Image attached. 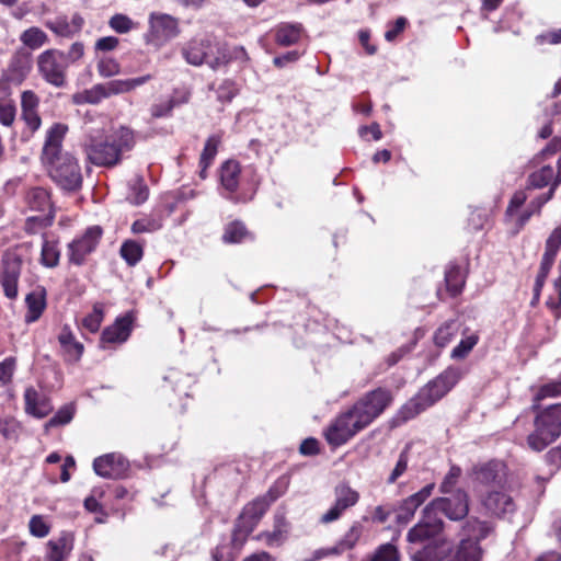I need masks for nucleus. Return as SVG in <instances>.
<instances>
[{
	"label": "nucleus",
	"mask_w": 561,
	"mask_h": 561,
	"mask_svg": "<svg viewBox=\"0 0 561 561\" xmlns=\"http://www.w3.org/2000/svg\"><path fill=\"white\" fill-rule=\"evenodd\" d=\"M16 116V106L11 99L0 100V124L7 127L12 126Z\"/></svg>",
	"instance_id": "nucleus-61"
},
{
	"label": "nucleus",
	"mask_w": 561,
	"mask_h": 561,
	"mask_svg": "<svg viewBox=\"0 0 561 561\" xmlns=\"http://www.w3.org/2000/svg\"><path fill=\"white\" fill-rule=\"evenodd\" d=\"M85 47L82 42H75L68 51L48 48L36 57L37 72L41 78L56 89L68 85V69L83 58Z\"/></svg>",
	"instance_id": "nucleus-3"
},
{
	"label": "nucleus",
	"mask_w": 561,
	"mask_h": 561,
	"mask_svg": "<svg viewBox=\"0 0 561 561\" xmlns=\"http://www.w3.org/2000/svg\"><path fill=\"white\" fill-rule=\"evenodd\" d=\"M557 397H561V380L542 385L534 396L531 411L538 410L543 399Z\"/></svg>",
	"instance_id": "nucleus-50"
},
{
	"label": "nucleus",
	"mask_w": 561,
	"mask_h": 561,
	"mask_svg": "<svg viewBox=\"0 0 561 561\" xmlns=\"http://www.w3.org/2000/svg\"><path fill=\"white\" fill-rule=\"evenodd\" d=\"M335 501L328 512L320 517L321 524H330L337 520L343 513L356 505L359 501V493L352 489L348 483H340L334 489Z\"/></svg>",
	"instance_id": "nucleus-18"
},
{
	"label": "nucleus",
	"mask_w": 561,
	"mask_h": 561,
	"mask_svg": "<svg viewBox=\"0 0 561 561\" xmlns=\"http://www.w3.org/2000/svg\"><path fill=\"white\" fill-rule=\"evenodd\" d=\"M23 48L36 50L49 43L48 35L37 26H31L24 30L20 35Z\"/></svg>",
	"instance_id": "nucleus-41"
},
{
	"label": "nucleus",
	"mask_w": 561,
	"mask_h": 561,
	"mask_svg": "<svg viewBox=\"0 0 561 561\" xmlns=\"http://www.w3.org/2000/svg\"><path fill=\"white\" fill-rule=\"evenodd\" d=\"M481 504L489 515L497 518L508 517L516 511L514 499L503 490L488 491L481 497Z\"/></svg>",
	"instance_id": "nucleus-20"
},
{
	"label": "nucleus",
	"mask_w": 561,
	"mask_h": 561,
	"mask_svg": "<svg viewBox=\"0 0 561 561\" xmlns=\"http://www.w3.org/2000/svg\"><path fill=\"white\" fill-rule=\"evenodd\" d=\"M54 218L55 214L27 217L23 230L28 236L37 234L39 231L50 227L54 222Z\"/></svg>",
	"instance_id": "nucleus-49"
},
{
	"label": "nucleus",
	"mask_w": 561,
	"mask_h": 561,
	"mask_svg": "<svg viewBox=\"0 0 561 561\" xmlns=\"http://www.w3.org/2000/svg\"><path fill=\"white\" fill-rule=\"evenodd\" d=\"M25 202L30 209L34 211L55 214L50 191L45 187L35 186L30 188L25 195Z\"/></svg>",
	"instance_id": "nucleus-35"
},
{
	"label": "nucleus",
	"mask_w": 561,
	"mask_h": 561,
	"mask_svg": "<svg viewBox=\"0 0 561 561\" xmlns=\"http://www.w3.org/2000/svg\"><path fill=\"white\" fill-rule=\"evenodd\" d=\"M144 245L136 240L127 239L119 248V255L128 266H136L144 257Z\"/></svg>",
	"instance_id": "nucleus-43"
},
{
	"label": "nucleus",
	"mask_w": 561,
	"mask_h": 561,
	"mask_svg": "<svg viewBox=\"0 0 561 561\" xmlns=\"http://www.w3.org/2000/svg\"><path fill=\"white\" fill-rule=\"evenodd\" d=\"M399 552L394 545H381L371 557L370 561H398Z\"/></svg>",
	"instance_id": "nucleus-64"
},
{
	"label": "nucleus",
	"mask_w": 561,
	"mask_h": 561,
	"mask_svg": "<svg viewBox=\"0 0 561 561\" xmlns=\"http://www.w3.org/2000/svg\"><path fill=\"white\" fill-rule=\"evenodd\" d=\"M21 430V423L13 416L0 417V433L4 439L18 440Z\"/></svg>",
	"instance_id": "nucleus-56"
},
{
	"label": "nucleus",
	"mask_w": 561,
	"mask_h": 561,
	"mask_svg": "<svg viewBox=\"0 0 561 561\" xmlns=\"http://www.w3.org/2000/svg\"><path fill=\"white\" fill-rule=\"evenodd\" d=\"M153 79V76L147 73L141 77L130 78V79H114L108 82L103 83L106 92L107 99L113 95L128 93L136 88L149 82Z\"/></svg>",
	"instance_id": "nucleus-36"
},
{
	"label": "nucleus",
	"mask_w": 561,
	"mask_h": 561,
	"mask_svg": "<svg viewBox=\"0 0 561 561\" xmlns=\"http://www.w3.org/2000/svg\"><path fill=\"white\" fill-rule=\"evenodd\" d=\"M163 216L162 214H151L140 219L135 220L131 224L130 230L134 234H140L145 232H154L162 228Z\"/></svg>",
	"instance_id": "nucleus-44"
},
{
	"label": "nucleus",
	"mask_w": 561,
	"mask_h": 561,
	"mask_svg": "<svg viewBox=\"0 0 561 561\" xmlns=\"http://www.w3.org/2000/svg\"><path fill=\"white\" fill-rule=\"evenodd\" d=\"M58 342L66 362L77 363L80 360L84 352V346L81 342L77 341L68 324H65L58 334Z\"/></svg>",
	"instance_id": "nucleus-33"
},
{
	"label": "nucleus",
	"mask_w": 561,
	"mask_h": 561,
	"mask_svg": "<svg viewBox=\"0 0 561 561\" xmlns=\"http://www.w3.org/2000/svg\"><path fill=\"white\" fill-rule=\"evenodd\" d=\"M23 261L15 253H8L2 259V272L0 284L5 297L15 299L19 294V279L22 272Z\"/></svg>",
	"instance_id": "nucleus-19"
},
{
	"label": "nucleus",
	"mask_w": 561,
	"mask_h": 561,
	"mask_svg": "<svg viewBox=\"0 0 561 561\" xmlns=\"http://www.w3.org/2000/svg\"><path fill=\"white\" fill-rule=\"evenodd\" d=\"M290 528V523L285 513L276 512L273 515L272 530H263L259 533L254 539L262 541L268 548H279L287 541Z\"/></svg>",
	"instance_id": "nucleus-25"
},
{
	"label": "nucleus",
	"mask_w": 561,
	"mask_h": 561,
	"mask_svg": "<svg viewBox=\"0 0 561 561\" xmlns=\"http://www.w3.org/2000/svg\"><path fill=\"white\" fill-rule=\"evenodd\" d=\"M60 249L57 240H47L46 233L43 234L39 262L47 268H55L59 265Z\"/></svg>",
	"instance_id": "nucleus-38"
},
{
	"label": "nucleus",
	"mask_w": 561,
	"mask_h": 561,
	"mask_svg": "<svg viewBox=\"0 0 561 561\" xmlns=\"http://www.w3.org/2000/svg\"><path fill=\"white\" fill-rule=\"evenodd\" d=\"M104 99H107L104 84L96 83L90 89L75 93L72 95V103L76 105H96Z\"/></svg>",
	"instance_id": "nucleus-40"
},
{
	"label": "nucleus",
	"mask_w": 561,
	"mask_h": 561,
	"mask_svg": "<svg viewBox=\"0 0 561 561\" xmlns=\"http://www.w3.org/2000/svg\"><path fill=\"white\" fill-rule=\"evenodd\" d=\"M134 321L135 316L130 311L123 317H118L113 324L102 331L100 347L105 350L108 345L126 342L131 334Z\"/></svg>",
	"instance_id": "nucleus-21"
},
{
	"label": "nucleus",
	"mask_w": 561,
	"mask_h": 561,
	"mask_svg": "<svg viewBox=\"0 0 561 561\" xmlns=\"http://www.w3.org/2000/svg\"><path fill=\"white\" fill-rule=\"evenodd\" d=\"M444 289H437V298L445 301L448 298H456L459 296L466 285V275L462 273L461 267L456 264H450L445 271Z\"/></svg>",
	"instance_id": "nucleus-28"
},
{
	"label": "nucleus",
	"mask_w": 561,
	"mask_h": 561,
	"mask_svg": "<svg viewBox=\"0 0 561 561\" xmlns=\"http://www.w3.org/2000/svg\"><path fill=\"white\" fill-rule=\"evenodd\" d=\"M26 311L24 322L27 324L37 322L47 308V290L44 286H37L25 296Z\"/></svg>",
	"instance_id": "nucleus-29"
},
{
	"label": "nucleus",
	"mask_w": 561,
	"mask_h": 561,
	"mask_svg": "<svg viewBox=\"0 0 561 561\" xmlns=\"http://www.w3.org/2000/svg\"><path fill=\"white\" fill-rule=\"evenodd\" d=\"M461 474V468L457 465H451L439 484V492L445 495L454 493L457 490L456 486L460 480Z\"/></svg>",
	"instance_id": "nucleus-54"
},
{
	"label": "nucleus",
	"mask_w": 561,
	"mask_h": 561,
	"mask_svg": "<svg viewBox=\"0 0 561 561\" xmlns=\"http://www.w3.org/2000/svg\"><path fill=\"white\" fill-rule=\"evenodd\" d=\"M180 51L183 59L194 67L207 64L209 68L217 70L229 62L219 44L207 35L192 37L181 45Z\"/></svg>",
	"instance_id": "nucleus-5"
},
{
	"label": "nucleus",
	"mask_w": 561,
	"mask_h": 561,
	"mask_svg": "<svg viewBox=\"0 0 561 561\" xmlns=\"http://www.w3.org/2000/svg\"><path fill=\"white\" fill-rule=\"evenodd\" d=\"M368 426L355 412L353 405L340 412L325 427L323 436L332 448L341 447Z\"/></svg>",
	"instance_id": "nucleus-7"
},
{
	"label": "nucleus",
	"mask_w": 561,
	"mask_h": 561,
	"mask_svg": "<svg viewBox=\"0 0 561 561\" xmlns=\"http://www.w3.org/2000/svg\"><path fill=\"white\" fill-rule=\"evenodd\" d=\"M135 145V131L129 127L121 126L111 135L100 130L88 135L83 151L91 164L111 169L121 164L124 154L131 151Z\"/></svg>",
	"instance_id": "nucleus-2"
},
{
	"label": "nucleus",
	"mask_w": 561,
	"mask_h": 561,
	"mask_svg": "<svg viewBox=\"0 0 561 561\" xmlns=\"http://www.w3.org/2000/svg\"><path fill=\"white\" fill-rule=\"evenodd\" d=\"M149 197V187L142 178H137L129 185L127 201L133 205H141Z\"/></svg>",
	"instance_id": "nucleus-51"
},
{
	"label": "nucleus",
	"mask_w": 561,
	"mask_h": 561,
	"mask_svg": "<svg viewBox=\"0 0 561 561\" xmlns=\"http://www.w3.org/2000/svg\"><path fill=\"white\" fill-rule=\"evenodd\" d=\"M196 382L197 378L195 375L174 368L170 369L164 377L163 392L165 396L172 392L176 400L168 398L169 405L179 408L180 412H183L186 409V402L183 401L192 398V389Z\"/></svg>",
	"instance_id": "nucleus-13"
},
{
	"label": "nucleus",
	"mask_w": 561,
	"mask_h": 561,
	"mask_svg": "<svg viewBox=\"0 0 561 561\" xmlns=\"http://www.w3.org/2000/svg\"><path fill=\"white\" fill-rule=\"evenodd\" d=\"M553 182V168L551 165H543L539 170L530 173L527 179V190H540Z\"/></svg>",
	"instance_id": "nucleus-45"
},
{
	"label": "nucleus",
	"mask_w": 561,
	"mask_h": 561,
	"mask_svg": "<svg viewBox=\"0 0 561 561\" xmlns=\"http://www.w3.org/2000/svg\"><path fill=\"white\" fill-rule=\"evenodd\" d=\"M93 469L100 477L106 479H123L129 470V462L122 455L116 453L96 457L93 461Z\"/></svg>",
	"instance_id": "nucleus-22"
},
{
	"label": "nucleus",
	"mask_w": 561,
	"mask_h": 561,
	"mask_svg": "<svg viewBox=\"0 0 561 561\" xmlns=\"http://www.w3.org/2000/svg\"><path fill=\"white\" fill-rule=\"evenodd\" d=\"M222 141V137L220 134H214L210 135L204 145L203 151L199 157L201 163H204L205 165H211L217 153L218 148Z\"/></svg>",
	"instance_id": "nucleus-53"
},
{
	"label": "nucleus",
	"mask_w": 561,
	"mask_h": 561,
	"mask_svg": "<svg viewBox=\"0 0 561 561\" xmlns=\"http://www.w3.org/2000/svg\"><path fill=\"white\" fill-rule=\"evenodd\" d=\"M73 535L62 531L56 539L47 542L45 561H66L73 549Z\"/></svg>",
	"instance_id": "nucleus-34"
},
{
	"label": "nucleus",
	"mask_w": 561,
	"mask_h": 561,
	"mask_svg": "<svg viewBox=\"0 0 561 561\" xmlns=\"http://www.w3.org/2000/svg\"><path fill=\"white\" fill-rule=\"evenodd\" d=\"M431 506L439 514H443L451 522H460L468 517L470 511L469 493L457 488L454 493L438 496L430 502Z\"/></svg>",
	"instance_id": "nucleus-14"
},
{
	"label": "nucleus",
	"mask_w": 561,
	"mask_h": 561,
	"mask_svg": "<svg viewBox=\"0 0 561 561\" xmlns=\"http://www.w3.org/2000/svg\"><path fill=\"white\" fill-rule=\"evenodd\" d=\"M75 415V408L72 405L61 407L55 415L45 424L46 430L50 427L62 426L70 423Z\"/></svg>",
	"instance_id": "nucleus-59"
},
{
	"label": "nucleus",
	"mask_w": 561,
	"mask_h": 561,
	"mask_svg": "<svg viewBox=\"0 0 561 561\" xmlns=\"http://www.w3.org/2000/svg\"><path fill=\"white\" fill-rule=\"evenodd\" d=\"M191 99L192 91L188 87L174 88L167 100L153 103L150 106V116L153 119L171 117L174 108L190 103Z\"/></svg>",
	"instance_id": "nucleus-23"
},
{
	"label": "nucleus",
	"mask_w": 561,
	"mask_h": 561,
	"mask_svg": "<svg viewBox=\"0 0 561 561\" xmlns=\"http://www.w3.org/2000/svg\"><path fill=\"white\" fill-rule=\"evenodd\" d=\"M108 25L118 34H126L135 27L134 21L129 16L122 13L114 14L110 19Z\"/></svg>",
	"instance_id": "nucleus-62"
},
{
	"label": "nucleus",
	"mask_w": 561,
	"mask_h": 561,
	"mask_svg": "<svg viewBox=\"0 0 561 561\" xmlns=\"http://www.w3.org/2000/svg\"><path fill=\"white\" fill-rule=\"evenodd\" d=\"M460 324L457 320L445 321L437 328L433 335L435 346L439 348L446 347L459 333Z\"/></svg>",
	"instance_id": "nucleus-39"
},
{
	"label": "nucleus",
	"mask_w": 561,
	"mask_h": 561,
	"mask_svg": "<svg viewBox=\"0 0 561 561\" xmlns=\"http://www.w3.org/2000/svg\"><path fill=\"white\" fill-rule=\"evenodd\" d=\"M505 465L499 460L478 463L472 468L473 480L484 486L501 485L505 481Z\"/></svg>",
	"instance_id": "nucleus-26"
},
{
	"label": "nucleus",
	"mask_w": 561,
	"mask_h": 561,
	"mask_svg": "<svg viewBox=\"0 0 561 561\" xmlns=\"http://www.w3.org/2000/svg\"><path fill=\"white\" fill-rule=\"evenodd\" d=\"M461 378L462 370L460 368L448 366L398 409L390 420V426L392 428L399 427L415 419L442 400Z\"/></svg>",
	"instance_id": "nucleus-1"
},
{
	"label": "nucleus",
	"mask_w": 561,
	"mask_h": 561,
	"mask_svg": "<svg viewBox=\"0 0 561 561\" xmlns=\"http://www.w3.org/2000/svg\"><path fill=\"white\" fill-rule=\"evenodd\" d=\"M103 234V228L100 225H93L70 241L67 244L68 264L77 267L87 264L88 257L96 251Z\"/></svg>",
	"instance_id": "nucleus-10"
},
{
	"label": "nucleus",
	"mask_w": 561,
	"mask_h": 561,
	"mask_svg": "<svg viewBox=\"0 0 561 561\" xmlns=\"http://www.w3.org/2000/svg\"><path fill=\"white\" fill-rule=\"evenodd\" d=\"M422 549L417 550L414 556V561H443L444 552L442 550L443 540L427 541Z\"/></svg>",
	"instance_id": "nucleus-48"
},
{
	"label": "nucleus",
	"mask_w": 561,
	"mask_h": 561,
	"mask_svg": "<svg viewBox=\"0 0 561 561\" xmlns=\"http://www.w3.org/2000/svg\"><path fill=\"white\" fill-rule=\"evenodd\" d=\"M363 525L360 522H354L348 530L336 542L340 552L343 554L345 551L354 549L363 535Z\"/></svg>",
	"instance_id": "nucleus-47"
},
{
	"label": "nucleus",
	"mask_w": 561,
	"mask_h": 561,
	"mask_svg": "<svg viewBox=\"0 0 561 561\" xmlns=\"http://www.w3.org/2000/svg\"><path fill=\"white\" fill-rule=\"evenodd\" d=\"M254 240L255 234L240 219L231 220L224 226L221 241L225 244H242Z\"/></svg>",
	"instance_id": "nucleus-32"
},
{
	"label": "nucleus",
	"mask_w": 561,
	"mask_h": 561,
	"mask_svg": "<svg viewBox=\"0 0 561 561\" xmlns=\"http://www.w3.org/2000/svg\"><path fill=\"white\" fill-rule=\"evenodd\" d=\"M274 43L280 47H289L301 43L308 37L302 23L280 22L272 30Z\"/></svg>",
	"instance_id": "nucleus-27"
},
{
	"label": "nucleus",
	"mask_w": 561,
	"mask_h": 561,
	"mask_svg": "<svg viewBox=\"0 0 561 561\" xmlns=\"http://www.w3.org/2000/svg\"><path fill=\"white\" fill-rule=\"evenodd\" d=\"M218 172L225 198L233 203H247L253 198L257 181L254 179L251 182L244 180L239 161L233 159L224 161Z\"/></svg>",
	"instance_id": "nucleus-6"
},
{
	"label": "nucleus",
	"mask_w": 561,
	"mask_h": 561,
	"mask_svg": "<svg viewBox=\"0 0 561 561\" xmlns=\"http://www.w3.org/2000/svg\"><path fill=\"white\" fill-rule=\"evenodd\" d=\"M467 332H469V329L466 328L462 331L463 337L460 340V342L453 348L450 353V357L453 359H463L466 358L469 353L473 350V347L478 344L480 336L478 333H472L469 335H466Z\"/></svg>",
	"instance_id": "nucleus-46"
},
{
	"label": "nucleus",
	"mask_w": 561,
	"mask_h": 561,
	"mask_svg": "<svg viewBox=\"0 0 561 561\" xmlns=\"http://www.w3.org/2000/svg\"><path fill=\"white\" fill-rule=\"evenodd\" d=\"M96 69L102 78H112L121 73L119 62L111 57L101 58L96 64Z\"/></svg>",
	"instance_id": "nucleus-60"
},
{
	"label": "nucleus",
	"mask_w": 561,
	"mask_h": 561,
	"mask_svg": "<svg viewBox=\"0 0 561 561\" xmlns=\"http://www.w3.org/2000/svg\"><path fill=\"white\" fill-rule=\"evenodd\" d=\"M69 131L65 123H54L45 133L39 161L45 171L65 163L75 156L64 149V141Z\"/></svg>",
	"instance_id": "nucleus-8"
},
{
	"label": "nucleus",
	"mask_w": 561,
	"mask_h": 561,
	"mask_svg": "<svg viewBox=\"0 0 561 561\" xmlns=\"http://www.w3.org/2000/svg\"><path fill=\"white\" fill-rule=\"evenodd\" d=\"M462 530L468 537L465 540H473L480 543L481 540L485 539L490 535L492 527L485 520H480L477 517H470L463 524Z\"/></svg>",
	"instance_id": "nucleus-37"
},
{
	"label": "nucleus",
	"mask_w": 561,
	"mask_h": 561,
	"mask_svg": "<svg viewBox=\"0 0 561 561\" xmlns=\"http://www.w3.org/2000/svg\"><path fill=\"white\" fill-rule=\"evenodd\" d=\"M238 93V84L231 79H225L217 88V98L224 103L231 102Z\"/></svg>",
	"instance_id": "nucleus-63"
},
{
	"label": "nucleus",
	"mask_w": 561,
	"mask_h": 561,
	"mask_svg": "<svg viewBox=\"0 0 561 561\" xmlns=\"http://www.w3.org/2000/svg\"><path fill=\"white\" fill-rule=\"evenodd\" d=\"M45 26L49 31H51L56 36L65 38H71L75 36L69 26V21L66 15H59L54 20L46 21Z\"/></svg>",
	"instance_id": "nucleus-57"
},
{
	"label": "nucleus",
	"mask_w": 561,
	"mask_h": 561,
	"mask_svg": "<svg viewBox=\"0 0 561 561\" xmlns=\"http://www.w3.org/2000/svg\"><path fill=\"white\" fill-rule=\"evenodd\" d=\"M181 33L180 20L167 13L152 12L149 15V28L146 42L156 48L178 37Z\"/></svg>",
	"instance_id": "nucleus-12"
},
{
	"label": "nucleus",
	"mask_w": 561,
	"mask_h": 561,
	"mask_svg": "<svg viewBox=\"0 0 561 561\" xmlns=\"http://www.w3.org/2000/svg\"><path fill=\"white\" fill-rule=\"evenodd\" d=\"M248 539L249 536L233 525L229 537H222L220 542L211 549V561H236Z\"/></svg>",
	"instance_id": "nucleus-16"
},
{
	"label": "nucleus",
	"mask_w": 561,
	"mask_h": 561,
	"mask_svg": "<svg viewBox=\"0 0 561 561\" xmlns=\"http://www.w3.org/2000/svg\"><path fill=\"white\" fill-rule=\"evenodd\" d=\"M46 173L48 178L64 192L77 193L82 188L83 175L76 157L50 169Z\"/></svg>",
	"instance_id": "nucleus-15"
},
{
	"label": "nucleus",
	"mask_w": 561,
	"mask_h": 561,
	"mask_svg": "<svg viewBox=\"0 0 561 561\" xmlns=\"http://www.w3.org/2000/svg\"><path fill=\"white\" fill-rule=\"evenodd\" d=\"M409 460H410V445H407L403 448V450L400 453L394 468L392 469L389 477L387 478V484L396 483L397 480L407 472L408 466H409Z\"/></svg>",
	"instance_id": "nucleus-55"
},
{
	"label": "nucleus",
	"mask_w": 561,
	"mask_h": 561,
	"mask_svg": "<svg viewBox=\"0 0 561 561\" xmlns=\"http://www.w3.org/2000/svg\"><path fill=\"white\" fill-rule=\"evenodd\" d=\"M32 64V53L26 48H18L8 65L10 78L19 82L23 81L31 72Z\"/></svg>",
	"instance_id": "nucleus-31"
},
{
	"label": "nucleus",
	"mask_w": 561,
	"mask_h": 561,
	"mask_svg": "<svg viewBox=\"0 0 561 561\" xmlns=\"http://www.w3.org/2000/svg\"><path fill=\"white\" fill-rule=\"evenodd\" d=\"M290 478L286 474L278 477L268 488L265 494L261 495L270 505L282 497L288 490Z\"/></svg>",
	"instance_id": "nucleus-52"
},
{
	"label": "nucleus",
	"mask_w": 561,
	"mask_h": 561,
	"mask_svg": "<svg viewBox=\"0 0 561 561\" xmlns=\"http://www.w3.org/2000/svg\"><path fill=\"white\" fill-rule=\"evenodd\" d=\"M105 496V490L102 486H95L91 490V494L85 497L84 500V508L89 513L100 514L101 516L95 517L96 523H104L107 513L105 512L103 505L101 504V501Z\"/></svg>",
	"instance_id": "nucleus-42"
},
{
	"label": "nucleus",
	"mask_w": 561,
	"mask_h": 561,
	"mask_svg": "<svg viewBox=\"0 0 561 561\" xmlns=\"http://www.w3.org/2000/svg\"><path fill=\"white\" fill-rule=\"evenodd\" d=\"M393 392L386 387H377L364 393L352 405L362 420L369 426L392 405Z\"/></svg>",
	"instance_id": "nucleus-9"
},
{
	"label": "nucleus",
	"mask_w": 561,
	"mask_h": 561,
	"mask_svg": "<svg viewBox=\"0 0 561 561\" xmlns=\"http://www.w3.org/2000/svg\"><path fill=\"white\" fill-rule=\"evenodd\" d=\"M435 489V483H428L420 491L411 494L399 502L398 506L393 508L397 513L396 520L399 524H408L415 515V512L422 506L426 500L432 495Z\"/></svg>",
	"instance_id": "nucleus-24"
},
{
	"label": "nucleus",
	"mask_w": 561,
	"mask_h": 561,
	"mask_svg": "<svg viewBox=\"0 0 561 561\" xmlns=\"http://www.w3.org/2000/svg\"><path fill=\"white\" fill-rule=\"evenodd\" d=\"M270 507L271 505L259 495L242 507L233 525L250 537Z\"/></svg>",
	"instance_id": "nucleus-17"
},
{
	"label": "nucleus",
	"mask_w": 561,
	"mask_h": 561,
	"mask_svg": "<svg viewBox=\"0 0 561 561\" xmlns=\"http://www.w3.org/2000/svg\"><path fill=\"white\" fill-rule=\"evenodd\" d=\"M24 403L25 412L36 419L46 417L54 409L50 399L46 396L39 394V392L33 387L25 389Z\"/></svg>",
	"instance_id": "nucleus-30"
},
{
	"label": "nucleus",
	"mask_w": 561,
	"mask_h": 561,
	"mask_svg": "<svg viewBox=\"0 0 561 561\" xmlns=\"http://www.w3.org/2000/svg\"><path fill=\"white\" fill-rule=\"evenodd\" d=\"M445 522L430 503L422 510L419 522L410 528L407 539L411 543H424L426 541L442 540Z\"/></svg>",
	"instance_id": "nucleus-11"
},
{
	"label": "nucleus",
	"mask_w": 561,
	"mask_h": 561,
	"mask_svg": "<svg viewBox=\"0 0 561 561\" xmlns=\"http://www.w3.org/2000/svg\"><path fill=\"white\" fill-rule=\"evenodd\" d=\"M104 319V311L101 304L93 306L92 312L82 319V327L91 333H96Z\"/></svg>",
	"instance_id": "nucleus-58"
},
{
	"label": "nucleus",
	"mask_w": 561,
	"mask_h": 561,
	"mask_svg": "<svg viewBox=\"0 0 561 561\" xmlns=\"http://www.w3.org/2000/svg\"><path fill=\"white\" fill-rule=\"evenodd\" d=\"M533 412L536 414L534 431L527 436V444L530 449L541 451L561 435V403L539 407Z\"/></svg>",
	"instance_id": "nucleus-4"
}]
</instances>
